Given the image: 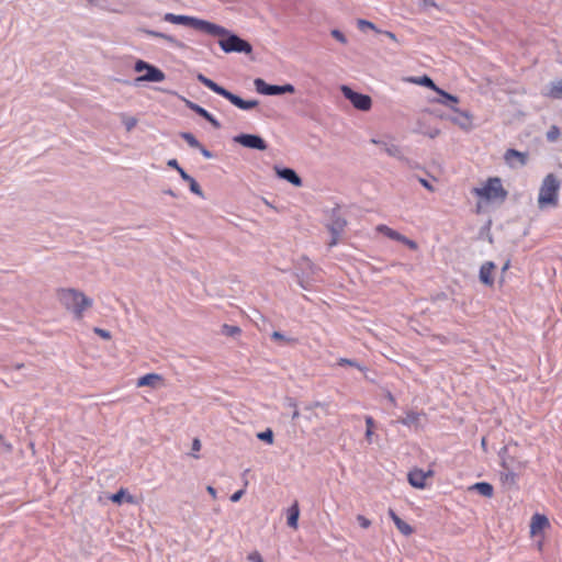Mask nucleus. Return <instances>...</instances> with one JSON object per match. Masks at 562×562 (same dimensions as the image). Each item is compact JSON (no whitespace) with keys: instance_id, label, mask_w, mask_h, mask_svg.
Returning a JSON list of instances; mask_svg holds the SVG:
<instances>
[{"instance_id":"13","label":"nucleus","mask_w":562,"mask_h":562,"mask_svg":"<svg viewBox=\"0 0 562 562\" xmlns=\"http://www.w3.org/2000/svg\"><path fill=\"white\" fill-rule=\"evenodd\" d=\"M550 527V521L546 515L535 514L530 521V535L536 537L541 533L544 529Z\"/></svg>"},{"instance_id":"55","label":"nucleus","mask_w":562,"mask_h":562,"mask_svg":"<svg viewBox=\"0 0 562 562\" xmlns=\"http://www.w3.org/2000/svg\"><path fill=\"white\" fill-rule=\"evenodd\" d=\"M2 438H3L2 435H0V441L2 440Z\"/></svg>"},{"instance_id":"44","label":"nucleus","mask_w":562,"mask_h":562,"mask_svg":"<svg viewBox=\"0 0 562 562\" xmlns=\"http://www.w3.org/2000/svg\"><path fill=\"white\" fill-rule=\"evenodd\" d=\"M380 33L384 34L385 36H387L391 41L393 42H397V37L396 35L393 33V32H390V31H381Z\"/></svg>"},{"instance_id":"12","label":"nucleus","mask_w":562,"mask_h":562,"mask_svg":"<svg viewBox=\"0 0 562 562\" xmlns=\"http://www.w3.org/2000/svg\"><path fill=\"white\" fill-rule=\"evenodd\" d=\"M432 476V471H423L420 469H414L408 473V482L416 488H424L428 477Z\"/></svg>"},{"instance_id":"3","label":"nucleus","mask_w":562,"mask_h":562,"mask_svg":"<svg viewBox=\"0 0 562 562\" xmlns=\"http://www.w3.org/2000/svg\"><path fill=\"white\" fill-rule=\"evenodd\" d=\"M561 181L553 173H549L542 180L538 194V206L543 210L559 205V192Z\"/></svg>"},{"instance_id":"19","label":"nucleus","mask_w":562,"mask_h":562,"mask_svg":"<svg viewBox=\"0 0 562 562\" xmlns=\"http://www.w3.org/2000/svg\"><path fill=\"white\" fill-rule=\"evenodd\" d=\"M504 159L510 166L513 165L514 159L518 160V162L524 166L527 162V155L516 149H507L504 155Z\"/></svg>"},{"instance_id":"29","label":"nucleus","mask_w":562,"mask_h":562,"mask_svg":"<svg viewBox=\"0 0 562 562\" xmlns=\"http://www.w3.org/2000/svg\"><path fill=\"white\" fill-rule=\"evenodd\" d=\"M366 425H367L366 438H367V440L371 441V438L373 435V428H374V420L371 416L366 417Z\"/></svg>"},{"instance_id":"4","label":"nucleus","mask_w":562,"mask_h":562,"mask_svg":"<svg viewBox=\"0 0 562 562\" xmlns=\"http://www.w3.org/2000/svg\"><path fill=\"white\" fill-rule=\"evenodd\" d=\"M196 79L203 86H205L206 88H209L213 92L224 97L231 103H233L234 105H236L237 108H239L241 110H250V109H254V108H256L258 105V101H256V100H248V101L243 100L240 97H238V95L232 93L231 91L226 90L225 88L218 86L216 82H214L213 80H211L210 78L205 77L202 74H199L196 76Z\"/></svg>"},{"instance_id":"53","label":"nucleus","mask_w":562,"mask_h":562,"mask_svg":"<svg viewBox=\"0 0 562 562\" xmlns=\"http://www.w3.org/2000/svg\"><path fill=\"white\" fill-rule=\"evenodd\" d=\"M136 122H128L127 124V128L131 130L134 125H135Z\"/></svg>"},{"instance_id":"18","label":"nucleus","mask_w":562,"mask_h":562,"mask_svg":"<svg viewBox=\"0 0 562 562\" xmlns=\"http://www.w3.org/2000/svg\"><path fill=\"white\" fill-rule=\"evenodd\" d=\"M389 516L402 535L411 536L414 532L412 526L402 520L392 508L389 509Z\"/></svg>"},{"instance_id":"41","label":"nucleus","mask_w":562,"mask_h":562,"mask_svg":"<svg viewBox=\"0 0 562 562\" xmlns=\"http://www.w3.org/2000/svg\"><path fill=\"white\" fill-rule=\"evenodd\" d=\"M94 331H95L99 336H101L102 338H104V339H110V337H111V336H110V333H109V331H106V330H104V329L95 328V329H94Z\"/></svg>"},{"instance_id":"10","label":"nucleus","mask_w":562,"mask_h":562,"mask_svg":"<svg viewBox=\"0 0 562 562\" xmlns=\"http://www.w3.org/2000/svg\"><path fill=\"white\" fill-rule=\"evenodd\" d=\"M376 231L382 233L390 239L403 243L404 245H406L407 247H409L413 250H416L418 248L417 244L414 240L408 239L404 235L397 233L396 231L392 229L391 227H389L386 225H383V224L379 225L376 227Z\"/></svg>"},{"instance_id":"37","label":"nucleus","mask_w":562,"mask_h":562,"mask_svg":"<svg viewBox=\"0 0 562 562\" xmlns=\"http://www.w3.org/2000/svg\"><path fill=\"white\" fill-rule=\"evenodd\" d=\"M148 34L154 36V37L164 38V40H167V41H171L172 40L170 36L166 35L164 33H160V32L149 31Z\"/></svg>"},{"instance_id":"30","label":"nucleus","mask_w":562,"mask_h":562,"mask_svg":"<svg viewBox=\"0 0 562 562\" xmlns=\"http://www.w3.org/2000/svg\"><path fill=\"white\" fill-rule=\"evenodd\" d=\"M257 437L262 440V441H266L268 443H272L273 442V434L270 429H267L266 431H262V432H259L257 435Z\"/></svg>"},{"instance_id":"34","label":"nucleus","mask_w":562,"mask_h":562,"mask_svg":"<svg viewBox=\"0 0 562 562\" xmlns=\"http://www.w3.org/2000/svg\"><path fill=\"white\" fill-rule=\"evenodd\" d=\"M357 521L359 522L360 527L363 529H368L371 526V521L363 515H358Z\"/></svg>"},{"instance_id":"40","label":"nucleus","mask_w":562,"mask_h":562,"mask_svg":"<svg viewBox=\"0 0 562 562\" xmlns=\"http://www.w3.org/2000/svg\"><path fill=\"white\" fill-rule=\"evenodd\" d=\"M385 151L391 156H397L400 154L398 147L392 145L390 147H385Z\"/></svg>"},{"instance_id":"54","label":"nucleus","mask_w":562,"mask_h":562,"mask_svg":"<svg viewBox=\"0 0 562 562\" xmlns=\"http://www.w3.org/2000/svg\"><path fill=\"white\" fill-rule=\"evenodd\" d=\"M485 445H486V439H485V438H483V439H482V446H483V447H485Z\"/></svg>"},{"instance_id":"27","label":"nucleus","mask_w":562,"mask_h":562,"mask_svg":"<svg viewBox=\"0 0 562 562\" xmlns=\"http://www.w3.org/2000/svg\"><path fill=\"white\" fill-rule=\"evenodd\" d=\"M357 25H358V27H359L361 31H364L366 29H369V30H372V31H374V32H376V33H380V32H381L380 30H378V29H376V26H375L372 22H370V21H368V20L359 19V20L357 21Z\"/></svg>"},{"instance_id":"46","label":"nucleus","mask_w":562,"mask_h":562,"mask_svg":"<svg viewBox=\"0 0 562 562\" xmlns=\"http://www.w3.org/2000/svg\"><path fill=\"white\" fill-rule=\"evenodd\" d=\"M206 491L212 496L213 499H215L217 497L216 490L213 486L209 485L206 487Z\"/></svg>"},{"instance_id":"11","label":"nucleus","mask_w":562,"mask_h":562,"mask_svg":"<svg viewBox=\"0 0 562 562\" xmlns=\"http://www.w3.org/2000/svg\"><path fill=\"white\" fill-rule=\"evenodd\" d=\"M234 140L248 148H255L259 150H265L267 148L265 140L257 135L241 134L236 136Z\"/></svg>"},{"instance_id":"7","label":"nucleus","mask_w":562,"mask_h":562,"mask_svg":"<svg viewBox=\"0 0 562 562\" xmlns=\"http://www.w3.org/2000/svg\"><path fill=\"white\" fill-rule=\"evenodd\" d=\"M340 90L356 109L360 111H369L371 109L372 100L369 95L356 92L348 86H341Z\"/></svg>"},{"instance_id":"52","label":"nucleus","mask_w":562,"mask_h":562,"mask_svg":"<svg viewBox=\"0 0 562 562\" xmlns=\"http://www.w3.org/2000/svg\"><path fill=\"white\" fill-rule=\"evenodd\" d=\"M299 417V411H294L293 415H292V418L293 419H296Z\"/></svg>"},{"instance_id":"8","label":"nucleus","mask_w":562,"mask_h":562,"mask_svg":"<svg viewBox=\"0 0 562 562\" xmlns=\"http://www.w3.org/2000/svg\"><path fill=\"white\" fill-rule=\"evenodd\" d=\"M255 87L260 94L265 95H277L295 92L294 86L290 83H286L284 86L268 85L263 79L260 78L255 80Z\"/></svg>"},{"instance_id":"26","label":"nucleus","mask_w":562,"mask_h":562,"mask_svg":"<svg viewBox=\"0 0 562 562\" xmlns=\"http://www.w3.org/2000/svg\"><path fill=\"white\" fill-rule=\"evenodd\" d=\"M345 226V222H337L335 226L330 227V231L333 232V239L329 243V247L335 246L338 243V236L339 233L342 231Z\"/></svg>"},{"instance_id":"16","label":"nucleus","mask_w":562,"mask_h":562,"mask_svg":"<svg viewBox=\"0 0 562 562\" xmlns=\"http://www.w3.org/2000/svg\"><path fill=\"white\" fill-rule=\"evenodd\" d=\"M495 270V265L491 261H487L481 266L480 269V280L485 285L492 286L494 284L493 273Z\"/></svg>"},{"instance_id":"51","label":"nucleus","mask_w":562,"mask_h":562,"mask_svg":"<svg viewBox=\"0 0 562 562\" xmlns=\"http://www.w3.org/2000/svg\"><path fill=\"white\" fill-rule=\"evenodd\" d=\"M324 406H325V405H324L323 403H321V402H315L314 404H312V405L307 406L306 408H307V409H312V408H314V407H324Z\"/></svg>"},{"instance_id":"15","label":"nucleus","mask_w":562,"mask_h":562,"mask_svg":"<svg viewBox=\"0 0 562 562\" xmlns=\"http://www.w3.org/2000/svg\"><path fill=\"white\" fill-rule=\"evenodd\" d=\"M415 82H418L425 87H428V88L435 90L437 93H439L440 95H442L443 98H446L448 101H450L452 103H458V101H459L457 97L439 89L428 76H423L420 79L415 80Z\"/></svg>"},{"instance_id":"25","label":"nucleus","mask_w":562,"mask_h":562,"mask_svg":"<svg viewBox=\"0 0 562 562\" xmlns=\"http://www.w3.org/2000/svg\"><path fill=\"white\" fill-rule=\"evenodd\" d=\"M547 95L552 99H562V79L551 85Z\"/></svg>"},{"instance_id":"24","label":"nucleus","mask_w":562,"mask_h":562,"mask_svg":"<svg viewBox=\"0 0 562 562\" xmlns=\"http://www.w3.org/2000/svg\"><path fill=\"white\" fill-rule=\"evenodd\" d=\"M422 415V413L409 411L400 422L405 426H417Z\"/></svg>"},{"instance_id":"43","label":"nucleus","mask_w":562,"mask_h":562,"mask_svg":"<svg viewBox=\"0 0 562 562\" xmlns=\"http://www.w3.org/2000/svg\"><path fill=\"white\" fill-rule=\"evenodd\" d=\"M178 172H179V175L181 176V178H182L183 180H186L187 182H189V181H190V179H192V177H191V176H189V175H188V173H187L182 168H178Z\"/></svg>"},{"instance_id":"31","label":"nucleus","mask_w":562,"mask_h":562,"mask_svg":"<svg viewBox=\"0 0 562 562\" xmlns=\"http://www.w3.org/2000/svg\"><path fill=\"white\" fill-rule=\"evenodd\" d=\"M189 186H190V190H191L193 193H195V194H198V195H200V196L202 195L201 187H200V184L195 181V179H194V178L190 179V181H189Z\"/></svg>"},{"instance_id":"23","label":"nucleus","mask_w":562,"mask_h":562,"mask_svg":"<svg viewBox=\"0 0 562 562\" xmlns=\"http://www.w3.org/2000/svg\"><path fill=\"white\" fill-rule=\"evenodd\" d=\"M470 488L475 490L476 492H479L481 495H483L485 497H492L494 494V488H493L492 484H490L487 482L475 483Z\"/></svg>"},{"instance_id":"32","label":"nucleus","mask_w":562,"mask_h":562,"mask_svg":"<svg viewBox=\"0 0 562 562\" xmlns=\"http://www.w3.org/2000/svg\"><path fill=\"white\" fill-rule=\"evenodd\" d=\"M223 330L226 335L228 336H234V335H237L240 333V328L237 327V326H228V325H224L223 326Z\"/></svg>"},{"instance_id":"33","label":"nucleus","mask_w":562,"mask_h":562,"mask_svg":"<svg viewBox=\"0 0 562 562\" xmlns=\"http://www.w3.org/2000/svg\"><path fill=\"white\" fill-rule=\"evenodd\" d=\"M338 364L339 366H350V367H356L360 370H362V368L353 360H350V359H347V358H340L338 360Z\"/></svg>"},{"instance_id":"22","label":"nucleus","mask_w":562,"mask_h":562,"mask_svg":"<svg viewBox=\"0 0 562 562\" xmlns=\"http://www.w3.org/2000/svg\"><path fill=\"white\" fill-rule=\"evenodd\" d=\"M300 516V508L297 502H294V504L288 509V525L296 529L297 528V520Z\"/></svg>"},{"instance_id":"20","label":"nucleus","mask_w":562,"mask_h":562,"mask_svg":"<svg viewBox=\"0 0 562 562\" xmlns=\"http://www.w3.org/2000/svg\"><path fill=\"white\" fill-rule=\"evenodd\" d=\"M189 106L195 113H198L200 116H202L205 120H207L213 126H215V127L220 126V123L214 119V116L211 113H209L205 109H203L202 106H200L198 104H194L192 102H190Z\"/></svg>"},{"instance_id":"17","label":"nucleus","mask_w":562,"mask_h":562,"mask_svg":"<svg viewBox=\"0 0 562 562\" xmlns=\"http://www.w3.org/2000/svg\"><path fill=\"white\" fill-rule=\"evenodd\" d=\"M277 175L294 184L295 187H300L302 184L301 178L296 175V172L290 168H278L276 167Z\"/></svg>"},{"instance_id":"47","label":"nucleus","mask_w":562,"mask_h":562,"mask_svg":"<svg viewBox=\"0 0 562 562\" xmlns=\"http://www.w3.org/2000/svg\"><path fill=\"white\" fill-rule=\"evenodd\" d=\"M168 166L175 168L177 171H178V168H181L176 159L169 160Z\"/></svg>"},{"instance_id":"5","label":"nucleus","mask_w":562,"mask_h":562,"mask_svg":"<svg viewBox=\"0 0 562 562\" xmlns=\"http://www.w3.org/2000/svg\"><path fill=\"white\" fill-rule=\"evenodd\" d=\"M472 192L486 202H503L507 196V191L504 189L502 180L497 177L488 178L481 188H474Z\"/></svg>"},{"instance_id":"28","label":"nucleus","mask_w":562,"mask_h":562,"mask_svg":"<svg viewBox=\"0 0 562 562\" xmlns=\"http://www.w3.org/2000/svg\"><path fill=\"white\" fill-rule=\"evenodd\" d=\"M181 137L187 142V144L190 147H193V148L201 147L200 142L191 133H182Z\"/></svg>"},{"instance_id":"6","label":"nucleus","mask_w":562,"mask_h":562,"mask_svg":"<svg viewBox=\"0 0 562 562\" xmlns=\"http://www.w3.org/2000/svg\"><path fill=\"white\" fill-rule=\"evenodd\" d=\"M221 36L225 38L220 40L218 44L225 53L235 52L250 54L252 52L251 45L235 34H229L227 32V34Z\"/></svg>"},{"instance_id":"9","label":"nucleus","mask_w":562,"mask_h":562,"mask_svg":"<svg viewBox=\"0 0 562 562\" xmlns=\"http://www.w3.org/2000/svg\"><path fill=\"white\" fill-rule=\"evenodd\" d=\"M143 70H146V74L138 77V81L160 82L165 79V74L160 69L147 64L144 60L136 61L135 71L140 72Z\"/></svg>"},{"instance_id":"2","label":"nucleus","mask_w":562,"mask_h":562,"mask_svg":"<svg viewBox=\"0 0 562 562\" xmlns=\"http://www.w3.org/2000/svg\"><path fill=\"white\" fill-rule=\"evenodd\" d=\"M164 20L166 22H169L172 24L190 26L196 31H200V32L209 34V35H225V34H227V30L225 27L217 25L215 23L202 20V19L194 18V16L166 13L164 15Z\"/></svg>"},{"instance_id":"38","label":"nucleus","mask_w":562,"mask_h":562,"mask_svg":"<svg viewBox=\"0 0 562 562\" xmlns=\"http://www.w3.org/2000/svg\"><path fill=\"white\" fill-rule=\"evenodd\" d=\"M560 132L558 130V127L553 126L551 131H549L548 133V138L550 140H555L559 136Z\"/></svg>"},{"instance_id":"45","label":"nucleus","mask_w":562,"mask_h":562,"mask_svg":"<svg viewBox=\"0 0 562 562\" xmlns=\"http://www.w3.org/2000/svg\"><path fill=\"white\" fill-rule=\"evenodd\" d=\"M198 149H200L201 154L205 157V158H211L212 157V154L201 145V147H198Z\"/></svg>"},{"instance_id":"48","label":"nucleus","mask_w":562,"mask_h":562,"mask_svg":"<svg viewBox=\"0 0 562 562\" xmlns=\"http://www.w3.org/2000/svg\"><path fill=\"white\" fill-rule=\"evenodd\" d=\"M420 183L429 191H434L432 186L425 179H420Z\"/></svg>"},{"instance_id":"42","label":"nucleus","mask_w":562,"mask_h":562,"mask_svg":"<svg viewBox=\"0 0 562 562\" xmlns=\"http://www.w3.org/2000/svg\"><path fill=\"white\" fill-rule=\"evenodd\" d=\"M200 449H201V441L198 438L193 439L192 451L198 452V451H200Z\"/></svg>"},{"instance_id":"50","label":"nucleus","mask_w":562,"mask_h":562,"mask_svg":"<svg viewBox=\"0 0 562 562\" xmlns=\"http://www.w3.org/2000/svg\"><path fill=\"white\" fill-rule=\"evenodd\" d=\"M424 5L437 8V3L435 0H423Z\"/></svg>"},{"instance_id":"1","label":"nucleus","mask_w":562,"mask_h":562,"mask_svg":"<svg viewBox=\"0 0 562 562\" xmlns=\"http://www.w3.org/2000/svg\"><path fill=\"white\" fill-rule=\"evenodd\" d=\"M56 296L59 303L71 311L77 319L83 317V312L92 306V300L76 289H58Z\"/></svg>"},{"instance_id":"49","label":"nucleus","mask_w":562,"mask_h":562,"mask_svg":"<svg viewBox=\"0 0 562 562\" xmlns=\"http://www.w3.org/2000/svg\"><path fill=\"white\" fill-rule=\"evenodd\" d=\"M272 338L276 339V340H285V337L281 333H279V331H274L272 334Z\"/></svg>"},{"instance_id":"36","label":"nucleus","mask_w":562,"mask_h":562,"mask_svg":"<svg viewBox=\"0 0 562 562\" xmlns=\"http://www.w3.org/2000/svg\"><path fill=\"white\" fill-rule=\"evenodd\" d=\"M248 560H250L252 562H263V559H262L261 554L259 552H257V551L251 552L248 555Z\"/></svg>"},{"instance_id":"14","label":"nucleus","mask_w":562,"mask_h":562,"mask_svg":"<svg viewBox=\"0 0 562 562\" xmlns=\"http://www.w3.org/2000/svg\"><path fill=\"white\" fill-rule=\"evenodd\" d=\"M164 384L165 380L162 375L158 373H147L140 376L136 382L137 387L149 386L156 389L162 386Z\"/></svg>"},{"instance_id":"39","label":"nucleus","mask_w":562,"mask_h":562,"mask_svg":"<svg viewBox=\"0 0 562 562\" xmlns=\"http://www.w3.org/2000/svg\"><path fill=\"white\" fill-rule=\"evenodd\" d=\"M244 493H245V490H239V491L235 492V493L231 496V501H232L233 503L238 502V501L243 497Z\"/></svg>"},{"instance_id":"35","label":"nucleus","mask_w":562,"mask_h":562,"mask_svg":"<svg viewBox=\"0 0 562 562\" xmlns=\"http://www.w3.org/2000/svg\"><path fill=\"white\" fill-rule=\"evenodd\" d=\"M331 35L333 37H335L337 41H339L340 43L345 44L347 43V38L346 36L338 30H333L331 31Z\"/></svg>"},{"instance_id":"21","label":"nucleus","mask_w":562,"mask_h":562,"mask_svg":"<svg viewBox=\"0 0 562 562\" xmlns=\"http://www.w3.org/2000/svg\"><path fill=\"white\" fill-rule=\"evenodd\" d=\"M110 499L116 504H121L123 501H125L126 503H130V504L135 503L134 496L128 494L126 492V490H124V488H121L115 494L111 495Z\"/></svg>"}]
</instances>
